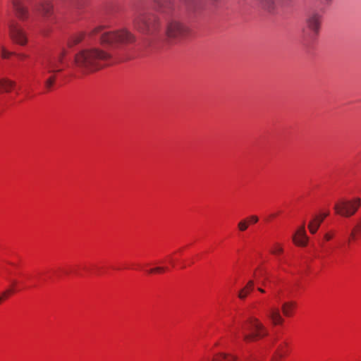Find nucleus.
Masks as SVG:
<instances>
[{
	"label": "nucleus",
	"mask_w": 361,
	"mask_h": 361,
	"mask_svg": "<svg viewBox=\"0 0 361 361\" xmlns=\"http://www.w3.org/2000/svg\"><path fill=\"white\" fill-rule=\"evenodd\" d=\"M153 9L162 15L160 18L145 10L138 11L134 18V27L154 43L176 44L190 35V28L179 18L175 0H152Z\"/></svg>",
	"instance_id": "obj_1"
},
{
	"label": "nucleus",
	"mask_w": 361,
	"mask_h": 361,
	"mask_svg": "<svg viewBox=\"0 0 361 361\" xmlns=\"http://www.w3.org/2000/svg\"><path fill=\"white\" fill-rule=\"evenodd\" d=\"M105 29L104 25L97 26L90 32L87 37L98 38L106 50L92 47L82 49L75 55V64L82 72H94L116 61L118 59L117 51L135 42V35L126 28L115 31H106Z\"/></svg>",
	"instance_id": "obj_2"
},
{
	"label": "nucleus",
	"mask_w": 361,
	"mask_h": 361,
	"mask_svg": "<svg viewBox=\"0 0 361 361\" xmlns=\"http://www.w3.org/2000/svg\"><path fill=\"white\" fill-rule=\"evenodd\" d=\"M66 50L62 48L56 54L44 59L42 62V77L44 78V84L47 91L51 90L57 75L66 67L64 61Z\"/></svg>",
	"instance_id": "obj_3"
},
{
	"label": "nucleus",
	"mask_w": 361,
	"mask_h": 361,
	"mask_svg": "<svg viewBox=\"0 0 361 361\" xmlns=\"http://www.w3.org/2000/svg\"><path fill=\"white\" fill-rule=\"evenodd\" d=\"M238 337H242L245 343L255 342L268 335V331L263 324L255 317H250L241 326Z\"/></svg>",
	"instance_id": "obj_4"
},
{
	"label": "nucleus",
	"mask_w": 361,
	"mask_h": 361,
	"mask_svg": "<svg viewBox=\"0 0 361 361\" xmlns=\"http://www.w3.org/2000/svg\"><path fill=\"white\" fill-rule=\"evenodd\" d=\"M361 206V199H341L334 204L335 212L341 216L349 218L353 216Z\"/></svg>",
	"instance_id": "obj_5"
},
{
	"label": "nucleus",
	"mask_w": 361,
	"mask_h": 361,
	"mask_svg": "<svg viewBox=\"0 0 361 361\" xmlns=\"http://www.w3.org/2000/svg\"><path fill=\"white\" fill-rule=\"evenodd\" d=\"M322 21V16L314 13L307 19V27L302 30V37L307 44L312 42L317 37Z\"/></svg>",
	"instance_id": "obj_6"
},
{
	"label": "nucleus",
	"mask_w": 361,
	"mask_h": 361,
	"mask_svg": "<svg viewBox=\"0 0 361 361\" xmlns=\"http://www.w3.org/2000/svg\"><path fill=\"white\" fill-rule=\"evenodd\" d=\"M185 6L186 17L191 20L198 18L202 13L204 5L202 0H179Z\"/></svg>",
	"instance_id": "obj_7"
},
{
	"label": "nucleus",
	"mask_w": 361,
	"mask_h": 361,
	"mask_svg": "<svg viewBox=\"0 0 361 361\" xmlns=\"http://www.w3.org/2000/svg\"><path fill=\"white\" fill-rule=\"evenodd\" d=\"M262 307L265 316L273 324L279 325L283 324V319L280 314L279 307L271 306L268 300L262 304Z\"/></svg>",
	"instance_id": "obj_8"
},
{
	"label": "nucleus",
	"mask_w": 361,
	"mask_h": 361,
	"mask_svg": "<svg viewBox=\"0 0 361 361\" xmlns=\"http://www.w3.org/2000/svg\"><path fill=\"white\" fill-rule=\"evenodd\" d=\"M9 32L11 39L20 45H25L27 42L26 34L18 23L13 20L9 23Z\"/></svg>",
	"instance_id": "obj_9"
},
{
	"label": "nucleus",
	"mask_w": 361,
	"mask_h": 361,
	"mask_svg": "<svg viewBox=\"0 0 361 361\" xmlns=\"http://www.w3.org/2000/svg\"><path fill=\"white\" fill-rule=\"evenodd\" d=\"M272 347L274 348L272 361H281L288 353V343L285 341L274 340Z\"/></svg>",
	"instance_id": "obj_10"
},
{
	"label": "nucleus",
	"mask_w": 361,
	"mask_h": 361,
	"mask_svg": "<svg viewBox=\"0 0 361 361\" xmlns=\"http://www.w3.org/2000/svg\"><path fill=\"white\" fill-rule=\"evenodd\" d=\"M9 281L11 283V287L0 294V303L4 300L8 298L11 294L16 291L20 290L22 288H25L23 282H20L16 279H10Z\"/></svg>",
	"instance_id": "obj_11"
},
{
	"label": "nucleus",
	"mask_w": 361,
	"mask_h": 361,
	"mask_svg": "<svg viewBox=\"0 0 361 361\" xmlns=\"http://www.w3.org/2000/svg\"><path fill=\"white\" fill-rule=\"evenodd\" d=\"M361 239V216L357 220L355 226L352 228L349 236L347 239L348 245L350 246L351 243L355 242Z\"/></svg>",
	"instance_id": "obj_12"
},
{
	"label": "nucleus",
	"mask_w": 361,
	"mask_h": 361,
	"mask_svg": "<svg viewBox=\"0 0 361 361\" xmlns=\"http://www.w3.org/2000/svg\"><path fill=\"white\" fill-rule=\"evenodd\" d=\"M293 240L297 245L305 246L307 243V237L305 227L299 228L293 236Z\"/></svg>",
	"instance_id": "obj_13"
},
{
	"label": "nucleus",
	"mask_w": 361,
	"mask_h": 361,
	"mask_svg": "<svg viewBox=\"0 0 361 361\" xmlns=\"http://www.w3.org/2000/svg\"><path fill=\"white\" fill-rule=\"evenodd\" d=\"M328 215L329 212L322 213L319 216H317L314 219H312L310 222L308 228L311 233L314 234L317 232L321 223Z\"/></svg>",
	"instance_id": "obj_14"
},
{
	"label": "nucleus",
	"mask_w": 361,
	"mask_h": 361,
	"mask_svg": "<svg viewBox=\"0 0 361 361\" xmlns=\"http://www.w3.org/2000/svg\"><path fill=\"white\" fill-rule=\"evenodd\" d=\"M259 6L269 13H274L277 8L276 0H255Z\"/></svg>",
	"instance_id": "obj_15"
},
{
	"label": "nucleus",
	"mask_w": 361,
	"mask_h": 361,
	"mask_svg": "<svg viewBox=\"0 0 361 361\" xmlns=\"http://www.w3.org/2000/svg\"><path fill=\"white\" fill-rule=\"evenodd\" d=\"M57 5L62 7L72 6L78 10L82 6L83 0H55Z\"/></svg>",
	"instance_id": "obj_16"
},
{
	"label": "nucleus",
	"mask_w": 361,
	"mask_h": 361,
	"mask_svg": "<svg viewBox=\"0 0 361 361\" xmlns=\"http://www.w3.org/2000/svg\"><path fill=\"white\" fill-rule=\"evenodd\" d=\"M255 287V282L253 280H250L247 284L241 288L238 292V298L240 300H245L247 296L251 293Z\"/></svg>",
	"instance_id": "obj_17"
},
{
	"label": "nucleus",
	"mask_w": 361,
	"mask_h": 361,
	"mask_svg": "<svg viewBox=\"0 0 361 361\" xmlns=\"http://www.w3.org/2000/svg\"><path fill=\"white\" fill-rule=\"evenodd\" d=\"M295 307L296 302L294 301H288L283 303L281 309L284 316L292 317Z\"/></svg>",
	"instance_id": "obj_18"
},
{
	"label": "nucleus",
	"mask_w": 361,
	"mask_h": 361,
	"mask_svg": "<svg viewBox=\"0 0 361 361\" xmlns=\"http://www.w3.org/2000/svg\"><path fill=\"white\" fill-rule=\"evenodd\" d=\"M86 35L84 32H78L76 34L73 35L70 37V38L68 40L67 45L68 47H73L75 45H77L80 42H82V39H85Z\"/></svg>",
	"instance_id": "obj_19"
},
{
	"label": "nucleus",
	"mask_w": 361,
	"mask_h": 361,
	"mask_svg": "<svg viewBox=\"0 0 361 361\" xmlns=\"http://www.w3.org/2000/svg\"><path fill=\"white\" fill-rule=\"evenodd\" d=\"M16 84L14 82L7 79L0 80V93L2 92H10L14 89Z\"/></svg>",
	"instance_id": "obj_20"
},
{
	"label": "nucleus",
	"mask_w": 361,
	"mask_h": 361,
	"mask_svg": "<svg viewBox=\"0 0 361 361\" xmlns=\"http://www.w3.org/2000/svg\"><path fill=\"white\" fill-rule=\"evenodd\" d=\"M212 361H239L238 358L230 354L219 353L214 355Z\"/></svg>",
	"instance_id": "obj_21"
},
{
	"label": "nucleus",
	"mask_w": 361,
	"mask_h": 361,
	"mask_svg": "<svg viewBox=\"0 0 361 361\" xmlns=\"http://www.w3.org/2000/svg\"><path fill=\"white\" fill-rule=\"evenodd\" d=\"M334 252V247H331L330 245H325L324 243H322V255H319L318 257L321 259H324L325 257H330L333 255Z\"/></svg>",
	"instance_id": "obj_22"
},
{
	"label": "nucleus",
	"mask_w": 361,
	"mask_h": 361,
	"mask_svg": "<svg viewBox=\"0 0 361 361\" xmlns=\"http://www.w3.org/2000/svg\"><path fill=\"white\" fill-rule=\"evenodd\" d=\"M255 281L257 285H260L262 286H264L267 288H271L270 284L268 283L269 277L267 276H264L263 277H259L258 274L256 272L255 274Z\"/></svg>",
	"instance_id": "obj_23"
},
{
	"label": "nucleus",
	"mask_w": 361,
	"mask_h": 361,
	"mask_svg": "<svg viewBox=\"0 0 361 361\" xmlns=\"http://www.w3.org/2000/svg\"><path fill=\"white\" fill-rule=\"evenodd\" d=\"M270 252L274 256L279 257L283 252L282 245L278 243H274L270 248Z\"/></svg>",
	"instance_id": "obj_24"
},
{
	"label": "nucleus",
	"mask_w": 361,
	"mask_h": 361,
	"mask_svg": "<svg viewBox=\"0 0 361 361\" xmlns=\"http://www.w3.org/2000/svg\"><path fill=\"white\" fill-rule=\"evenodd\" d=\"M169 268L166 267H157L147 270L148 274H162L168 271Z\"/></svg>",
	"instance_id": "obj_25"
},
{
	"label": "nucleus",
	"mask_w": 361,
	"mask_h": 361,
	"mask_svg": "<svg viewBox=\"0 0 361 361\" xmlns=\"http://www.w3.org/2000/svg\"><path fill=\"white\" fill-rule=\"evenodd\" d=\"M249 226V219H243L238 224V228L240 231H245Z\"/></svg>",
	"instance_id": "obj_26"
},
{
	"label": "nucleus",
	"mask_w": 361,
	"mask_h": 361,
	"mask_svg": "<svg viewBox=\"0 0 361 361\" xmlns=\"http://www.w3.org/2000/svg\"><path fill=\"white\" fill-rule=\"evenodd\" d=\"M335 235H336V231H334V230L329 231L324 235V240L329 242V241L331 240L335 237Z\"/></svg>",
	"instance_id": "obj_27"
},
{
	"label": "nucleus",
	"mask_w": 361,
	"mask_h": 361,
	"mask_svg": "<svg viewBox=\"0 0 361 361\" xmlns=\"http://www.w3.org/2000/svg\"><path fill=\"white\" fill-rule=\"evenodd\" d=\"M245 219H249V224H255L259 221V218L255 215H252Z\"/></svg>",
	"instance_id": "obj_28"
},
{
	"label": "nucleus",
	"mask_w": 361,
	"mask_h": 361,
	"mask_svg": "<svg viewBox=\"0 0 361 361\" xmlns=\"http://www.w3.org/2000/svg\"><path fill=\"white\" fill-rule=\"evenodd\" d=\"M292 0H276L277 6H285L288 5Z\"/></svg>",
	"instance_id": "obj_29"
},
{
	"label": "nucleus",
	"mask_w": 361,
	"mask_h": 361,
	"mask_svg": "<svg viewBox=\"0 0 361 361\" xmlns=\"http://www.w3.org/2000/svg\"><path fill=\"white\" fill-rule=\"evenodd\" d=\"M1 57H2L3 59H7V58H8V57H9V56H10L11 54H12V53H11V52H9V51H6V50L5 49H4V48H2V49H1Z\"/></svg>",
	"instance_id": "obj_30"
},
{
	"label": "nucleus",
	"mask_w": 361,
	"mask_h": 361,
	"mask_svg": "<svg viewBox=\"0 0 361 361\" xmlns=\"http://www.w3.org/2000/svg\"><path fill=\"white\" fill-rule=\"evenodd\" d=\"M167 261L169 262V263L170 264H171L173 267L175 266V262H174V259L173 258V257L171 255H169L167 257Z\"/></svg>",
	"instance_id": "obj_31"
},
{
	"label": "nucleus",
	"mask_w": 361,
	"mask_h": 361,
	"mask_svg": "<svg viewBox=\"0 0 361 361\" xmlns=\"http://www.w3.org/2000/svg\"><path fill=\"white\" fill-rule=\"evenodd\" d=\"M257 290L262 293H265L266 290L262 288L261 286L257 287Z\"/></svg>",
	"instance_id": "obj_32"
},
{
	"label": "nucleus",
	"mask_w": 361,
	"mask_h": 361,
	"mask_svg": "<svg viewBox=\"0 0 361 361\" xmlns=\"http://www.w3.org/2000/svg\"><path fill=\"white\" fill-rule=\"evenodd\" d=\"M238 1L240 4H247V0H238Z\"/></svg>",
	"instance_id": "obj_33"
},
{
	"label": "nucleus",
	"mask_w": 361,
	"mask_h": 361,
	"mask_svg": "<svg viewBox=\"0 0 361 361\" xmlns=\"http://www.w3.org/2000/svg\"><path fill=\"white\" fill-rule=\"evenodd\" d=\"M75 274L78 275V276H82V274L78 271L77 270H73L72 271Z\"/></svg>",
	"instance_id": "obj_34"
},
{
	"label": "nucleus",
	"mask_w": 361,
	"mask_h": 361,
	"mask_svg": "<svg viewBox=\"0 0 361 361\" xmlns=\"http://www.w3.org/2000/svg\"><path fill=\"white\" fill-rule=\"evenodd\" d=\"M61 271L65 274V275H68L69 274V271L68 270H66V269H62Z\"/></svg>",
	"instance_id": "obj_35"
},
{
	"label": "nucleus",
	"mask_w": 361,
	"mask_h": 361,
	"mask_svg": "<svg viewBox=\"0 0 361 361\" xmlns=\"http://www.w3.org/2000/svg\"><path fill=\"white\" fill-rule=\"evenodd\" d=\"M213 4L219 3L221 0H210Z\"/></svg>",
	"instance_id": "obj_36"
},
{
	"label": "nucleus",
	"mask_w": 361,
	"mask_h": 361,
	"mask_svg": "<svg viewBox=\"0 0 361 361\" xmlns=\"http://www.w3.org/2000/svg\"><path fill=\"white\" fill-rule=\"evenodd\" d=\"M82 269H83L85 271H89V269H90V268L87 267L86 266H84V267H82Z\"/></svg>",
	"instance_id": "obj_37"
},
{
	"label": "nucleus",
	"mask_w": 361,
	"mask_h": 361,
	"mask_svg": "<svg viewBox=\"0 0 361 361\" xmlns=\"http://www.w3.org/2000/svg\"><path fill=\"white\" fill-rule=\"evenodd\" d=\"M325 1V3L329 4L331 2L332 0H324Z\"/></svg>",
	"instance_id": "obj_38"
},
{
	"label": "nucleus",
	"mask_w": 361,
	"mask_h": 361,
	"mask_svg": "<svg viewBox=\"0 0 361 361\" xmlns=\"http://www.w3.org/2000/svg\"><path fill=\"white\" fill-rule=\"evenodd\" d=\"M246 361H255V359L252 357H250V358L247 359Z\"/></svg>",
	"instance_id": "obj_39"
}]
</instances>
